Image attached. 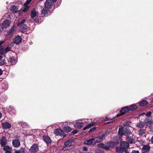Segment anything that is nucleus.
Instances as JSON below:
<instances>
[{"label": "nucleus", "instance_id": "bb28decb", "mask_svg": "<svg viewBox=\"0 0 153 153\" xmlns=\"http://www.w3.org/2000/svg\"><path fill=\"white\" fill-rule=\"evenodd\" d=\"M11 10L14 13H16L18 12V9L17 7L15 6H13L11 9Z\"/></svg>", "mask_w": 153, "mask_h": 153}, {"label": "nucleus", "instance_id": "8fccbe9b", "mask_svg": "<svg viewBox=\"0 0 153 153\" xmlns=\"http://www.w3.org/2000/svg\"><path fill=\"white\" fill-rule=\"evenodd\" d=\"M131 153H139L138 151H133Z\"/></svg>", "mask_w": 153, "mask_h": 153}, {"label": "nucleus", "instance_id": "6e6552de", "mask_svg": "<svg viewBox=\"0 0 153 153\" xmlns=\"http://www.w3.org/2000/svg\"><path fill=\"white\" fill-rule=\"evenodd\" d=\"M145 125L150 126L153 124V121L152 120L150 119H146L144 121Z\"/></svg>", "mask_w": 153, "mask_h": 153}, {"label": "nucleus", "instance_id": "7ed1b4c3", "mask_svg": "<svg viewBox=\"0 0 153 153\" xmlns=\"http://www.w3.org/2000/svg\"><path fill=\"white\" fill-rule=\"evenodd\" d=\"M53 5V1L51 0H47L45 3V7L47 8L51 7Z\"/></svg>", "mask_w": 153, "mask_h": 153}, {"label": "nucleus", "instance_id": "ddd939ff", "mask_svg": "<svg viewBox=\"0 0 153 153\" xmlns=\"http://www.w3.org/2000/svg\"><path fill=\"white\" fill-rule=\"evenodd\" d=\"M7 139L6 138L3 136L2 137L0 140V144L2 147L4 146L6 144Z\"/></svg>", "mask_w": 153, "mask_h": 153}, {"label": "nucleus", "instance_id": "49530a36", "mask_svg": "<svg viewBox=\"0 0 153 153\" xmlns=\"http://www.w3.org/2000/svg\"><path fill=\"white\" fill-rule=\"evenodd\" d=\"M5 42V41H0V48L2 47L1 45Z\"/></svg>", "mask_w": 153, "mask_h": 153}, {"label": "nucleus", "instance_id": "39448f33", "mask_svg": "<svg viewBox=\"0 0 153 153\" xmlns=\"http://www.w3.org/2000/svg\"><path fill=\"white\" fill-rule=\"evenodd\" d=\"M83 123L79 122V121L76 120L74 125L75 127H76L78 128H81L83 127Z\"/></svg>", "mask_w": 153, "mask_h": 153}, {"label": "nucleus", "instance_id": "3c124183", "mask_svg": "<svg viewBox=\"0 0 153 153\" xmlns=\"http://www.w3.org/2000/svg\"><path fill=\"white\" fill-rule=\"evenodd\" d=\"M144 114H145V113L144 112H143V113H142L140 114L139 115V116H141L144 115Z\"/></svg>", "mask_w": 153, "mask_h": 153}, {"label": "nucleus", "instance_id": "79ce46f5", "mask_svg": "<svg viewBox=\"0 0 153 153\" xmlns=\"http://www.w3.org/2000/svg\"><path fill=\"white\" fill-rule=\"evenodd\" d=\"M152 113V112L149 111L146 113L145 115L147 117H150L151 116Z\"/></svg>", "mask_w": 153, "mask_h": 153}, {"label": "nucleus", "instance_id": "a18cd8bd", "mask_svg": "<svg viewBox=\"0 0 153 153\" xmlns=\"http://www.w3.org/2000/svg\"><path fill=\"white\" fill-rule=\"evenodd\" d=\"M31 1V0H27L26 2L24 4H25V5H27L28 4L30 3Z\"/></svg>", "mask_w": 153, "mask_h": 153}, {"label": "nucleus", "instance_id": "72a5a7b5", "mask_svg": "<svg viewBox=\"0 0 153 153\" xmlns=\"http://www.w3.org/2000/svg\"><path fill=\"white\" fill-rule=\"evenodd\" d=\"M95 124V123H91L90 124H89L86 126L84 127L83 128V129L84 130H85L86 129L89 128L92 126H93Z\"/></svg>", "mask_w": 153, "mask_h": 153}, {"label": "nucleus", "instance_id": "a878e982", "mask_svg": "<svg viewBox=\"0 0 153 153\" xmlns=\"http://www.w3.org/2000/svg\"><path fill=\"white\" fill-rule=\"evenodd\" d=\"M148 103L146 100H143L140 102V105L142 107H143L148 104Z\"/></svg>", "mask_w": 153, "mask_h": 153}, {"label": "nucleus", "instance_id": "0eeeda50", "mask_svg": "<svg viewBox=\"0 0 153 153\" xmlns=\"http://www.w3.org/2000/svg\"><path fill=\"white\" fill-rule=\"evenodd\" d=\"M30 150L32 152H36L39 150V147L37 145L34 144L31 147Z\"/></svg>", "mask_w": 153, "mask_h": 153}, {"label": "nucleus", "instance_id": "37998d69", "mask_svg": "<svg viewBox=\"0 0 153 153\" xmlns=\"http://www.w3.org/2000/svg\"><path fill=\"white\" fill-rule=\"evenodd\" d=\"M96 129V127H94L93 128H91L89 130V132H92L94 131Z\"/></svg>", "mask_w": 153, "mask_h": 153}, {"label": "nucleus", "instance_id": "393cba45", "mask_svg": "<svg viewBox=\"0 0 153 153\" xmlns=\"http://www.w3.org/2000/svg\"><path fill=\"white\" fill-rule=\"evenodd\" d=\"M3 150L5 151V152H11L12 151L11 148L8 146H4L3 148Z\"/></svg>", "mask_w": 153, "mask_h": 153}, {"label": "nucleus", "instance_id": "4468645a", "mask_svg": "<svg viewBox=\"0 0 153 153\" xmlns=\"http://www.w3.org/2000/svg\"><path fill=\"white\" fill-rule=\"evenodd\" d=\"M63 133V131L60 128L57 129L55 131V134L57 136H61Z\"/></svg>", "mask_w": 153, "mask_h": 153}, {"label": "nucleus", "instance_id": "6ab92c4d", "mask_svg": "<svg viewBox=\"0 0 153 153\" xmlns=\"http://www.w3.org/2000/svg\"><path fill=\"white\" fill-rule=\"evenodd\" d=\"M43 139L44 140L47 144L50 143L51 140L50 138L47 136H44L43 137Z\"/></svg>", "mask_w": 153, "mask_h": 153}, {"label": "nucleus", "instance_id": "58836bf2", "mask_svg": "<svg viewBox=\"0 0 153 153\" xmlns=\"http://www.w3.org/2000/svg\"><path fill=\"white\" fill-rule=\"evenodd\" d=\"M4 48H1L0 49V55H3L5 54Z\"/></svg>", "mask_w": 153, "mask_h": 153}, {"label": "nucleus", "instance_id": "9d476101", "mask_svg": "<svg viewBox=\"0 0 153 153\" xmlns=\"http://www.w3.org/2000/svg\"><path fill=\"white\" fill-rule=\"evenodd\" d=\"M120 146L123 149H126L129 147V144L127 142L124 141L121 143Z\"/></svg>", "mask_w": 153, "mask_h": 153}, {"label": "nucleus", "instance_id": "a19ab883", "mask_svg": "<svg viewBox=\"0 0 153 153\" xmlns=\"http://www.w3.org/2000/svg\"><path fill=\"white\" fill-rule=\"evenodd\" d=\"M71 142V140H67V141H66L64 143V145L65 146H67L70 144Z\"/></svg>", "mask_w": 153, "mask_h": 153}, {"label": "nucleus", "instance_id": "b1692460", "mask_svg": "<svg viewBox=\"0 0 153 153\" xmlns=\"http://www.w3.org/2000/svg\"><path fill=\"white\" fill-rule=\"evenodd\" d=\"M15 26L13 27L8 32V34L12 35L15 33Z\"/></svg>", "mask_w": 153, "mask_h": 153}, {"label": "nucleus", "instance_id": "5701e85b", "mask_svg": "<svg viewBox=\"0 0 153 153\" xmlns=\"http://www.w3.org/2000/svg\"><path fill=\"white\" fill-rule=\"evenodd\" d=\"M150 149V147L149 145L144 146L142 148L143 150L145 152L148 151Z\"/></svg>", "mask_w": 153, "mask_h": 153}, {"label": "nucleus", "instance_id": "e433bc0d", "mask_svg": "<svg viewBox=\"0 0 153 153\" xmlns=\"http://www.w3.org/2000/svg\"><path fill=\"white\" fill-rule=\"evenodd\" d=\"M122 148L120 147H117L116 148V150L117 152L121 153L123 151V149Z\"/></svg>", "mask_w": 153, "mask_h": 153}, {"label": "nucleus", "instance_id": "7c9ffc66", "mask_svg": "<svg viewBox=\"0 0 153 153\" xmlns=\"http://www.w3.org/2000/svg\"><path fill=\"white\" fill-rule=\"evenodd\" d=\"M29 8V7L27 6V5H25V4H24V6L22 9V11L25 12L27 11Z\"/></svg>", "mask_w": 153, "mask_h": 153}, {"label": "nucleus", "instance_id": "f8f14e48", "mask_svg": "<svg viewBox=\"0 0 153 153\" xmlns=\"http://www.w3.org/2000/svg\"><path fill=\"white\" fill-rule=\"evenodd\" d=\"M98 147L104 149L105 150H109V146L102 143H100L97 145Z\"/></svg>", "mask_w": 153, "mask_h": 153}, {"label": "nucleus", "instance_id": "864d4df0", "mask_svg": "<svg viewBox=\"0 0 153 153\" xmlns=\"http://www.w3.org/2000/svg\"><path fill=\"white\" fill-rule=\"evenodd\" d=\"M150 141L151 142H152V143H153V136L152 137Z\"/></svg>", "mask_w": 153, "mask_h": 153}, {"label": "nucleus", "instance_id": "bf43d9fd", "mask_svg": "<svg viewBox=\"0 0 153 153\" xmlns=\"http://www.w3.org/2000/svg\"><path fill=\"white\" fill-rule=\"evenodd\" d=\"M5 153H11V152H5Z\"/></svg>", "mask_w": 153, "mask_h": 153}, {"label": "nucleus", "instance_id": "f257e3e1", "mask_svg": "<svg viewBox=\"0 0 153 153\" xmlns=\"http://www.w3.org/2000/svg\"><path fill=\"white\" fill-rule=\"evenodd\" d=\"M108 134V132H106L103 134L102 136H99L95 138L96 143H100L102 142L105 139V136Z\"/></svg>", "mask_w": 153, "mask_h": 153}, {"label": "nucleus", "instance_id": "2eb2a0df", "mask_svg": "<svg viewBox=\"0 0 153 153\" xmlns=\"http://www.w3.org/2000/svg\"><path fill=\"white\" fill-rule=\"evenodd\" d=\"M126 140L130 143H133L134 142V138L133 137H126Z\"/></svg>", "mask_w": 153, "mask_h": 153}, {"label": "nucleus", "instance_id": "20e7f679", "mask_svg": "<svg viewBox=\"0 0 153 153\" xmlns=\"http://www.w3.org/2000/svg\"><path fill=\"white\" fill-rule=\"evenodd\" d=\"M10 24V21L7 20L4 21L1 25V27L2 29H6L7 27L9 26Z\"/></svg>", "mask_w": 153, "mask_h": 153}, {"label": "nucleus", "instance_id": "6e6d98bb", "mask_svg": "<svg viewBox=\"0 0 153 153\" xmlns=\"http://www.w3.org/2000/svg\"><path fill=\"white\" fill-rule=\"evenodd\" d=\"M2 56H0V61L2 59Z\"/></svg>", "mask_w": 153, "mask_h": 153}, {"label": "nucleus", "instance_id": "603ef678", "mask_svg": "<svg viewBox=\"0 0 153 153\" xmlns=\"http://www.w3.org/2000/svg\"><path fill=\"white\" fill-rule=\"evenodd\" d=\"M9 113L10 114H14L15 113V112H13V113H12V112H11V111H9Z\"/></svg>", "mask_w": 153, "mask_h": 153}, {"label": "nucleus", "instance_id": "4d7b16f0", "mask_svg": "<svg viewBox=\"0 0 153 153\" xmlns=\"http://www.w3.org/2000/svg\"><path fill=\"white\" fill-rule=\"evenodd\" d=\"M2 116V114L1 113V112H0V119H1V117Z\"/></svg>", "mask_w": 153, "mask_h": 153}, {"label": "nucleus", "instance_id": "aec40b11", "mask_svg": "<svg viewBox=\"0 0 153 153\" xmlns=\"http://www.w3.org/2000/svg\"><path fill=\"white\" fill-rule=\"evenodd\" d=\"M9 62L12 65L15 64L16 63V61L15 60L14 58L13 57H10L8 59Z\"/></svg>", "mask_w": 153, "mask_h": 153}, {"label": "nucleus", "instance_id": "f3484780", "mask_svg": "<svg viewBox=\"0 0 153 153\" xmlns=\"http://www.w3.org/2000/svg\"><path fill=\"white\" fill-rule=\"evenodd\" d=\"M2 126L5 128H9L11 127V124L8 122H5L2 123Z\"/></svg>", "mask_w": 153, "mask_h": 153}, {"label": "nucleus", "instance_id": "f03ea898", "mask_svg": "<svg viewBox=\"0 0 153 153\" xmlns=\"http://www.w3.org/2000/svg\"><path fill=\"white\" fill-rule=\"evenodd\" d=\"M129 110V108L128 106H126L122 108L120 111V113L117 115V117L120 116L126 113Z\"/></svg>", "mask_w": 153, "mask_h": 153}, {"label": "nucleus", "instance_id": "423d86ee", "mask_svg": "<svg viewBox=\"0 0 153 153\" xmlns=\"http://www.w3.org/2000/svg\"><path fill=\"white\" fill-rule=\"evenodd\" d=\"M22 41V37L19 36L15 37L13 39V42L14 43L16 44H20L21 42Z\"/></svg>", "mask_w": 153, "mask_h": 153}, {"label": "nucleus", "instance_id": "ea45409f", "mask_svg": "<svg viewBox=\"0 0 153 153\" xmlns=\"http://www.w3.org/2000/svg\"><path fill=\"white\" fill-rule=\"evenodd\" d=\"M10 50V48L9 47H7L6 48L4 49V51L5 53H7Z\"/></svg>", "mask_w": 153, "mask_h": 153}, {"label": "nucleus", "instance_id": "4be33fe9", "mask_svg": "<svg viewBox=\"0 0 153 153\" xmlns=\"http://www.w3.org/2000/svg\"><path fill=\"white\" fill-rule=\"evenodd\" d=\"M145 125L144 123L140 121L139 122L137 123L136 125V126L140 128H143L144 127Z\"/></svg>", "mask_w": 153, "mask_h": 153}, {"label": "nucleus", "instance_id": "f704fd0d", "mask_svg": "<svg viewBox=\"0 0 153 153\" xmlns=\"http://www.w3.org/2000/svg\"><path fill=\"white\" fill-rule=\"evenodd\" d=\"M137 108V106L135 104H133L130 106L129 110L132 111L136 109Z\"/></svg>", "mask_w": 153, "mask_h": 153}, {"label": "nucleus", "instance_id": "13d9d810", "mask_svg": "<svg viewBox=\"0 0 153 153\" xmlns=\"http://www.w3.org/2000/svg\"><path fill=\"white\" fill-rule=\"evenodd\" d=\"M53 2H55L57 0H51Z\"/></svg>", "mask_w": 153, "mask_h": 153}, {"label": "nucleus", "instance_id": "4c0bfd02", "mask_svg": "<svg viewBox=\"0 0 153 153\" xmlns=\"http://www.w3.org/2000/svg\"><path fill=\"white\" fill-rule=\"evenodd\" d=\"M26 21V19H23L21 21L19 22L18 24V25H21L25 23Z\"/></svg>", "mask_w": 153, "mask_h": 153}, {"label": "nucleus", "instance_id": "1a4fd4ad", "mask_svg": "<svg viewBox=\"0 0 153 153\" xmlns=\"http://www.w3.org/2000/svg\"><path fill=\"white\" fill-rule=\"evenodd\" d=\"M12 144L14 147L15 148H18L20 146V143L18 140H14L12 141Z\"/></svg>", "mask_w": 153, "mask_h": 153}, {"label": "nucleus", "instance_id": "c9c22d12", "mask_svg": "<svg viewBox=\"0 0 153 153\" xmlns=\"http://www.w3.org/2000/svg\"><path fill=\"white\" fill-rule=\"evenodd\" d=\"M145 134L144 131L143 130H140L139 131V134L140 136H142Z\"/></svg>", "mask_w": 153, "mask_h": 153}, {"label": "nucleus", "instance_id": "c03bdc74", "mask_svg": "<svg viewBox=\"0 0 153 153\" xmlns=\"http://www.w3.org/2000/svg\"><path fill=\"white\" fill-rule=\"evenodd\" d=\"M5 62V61L4 60H2L1 61H0V65H3L4 64Z\"/></svg>", "mask_w": 153, "mask_h": 153}, {"label": "nucleus", "instance_id": "412c9836", "mask_svg": "<svg viewBox=\"0 0 153 153\" xmlns=\"http://www.w3.org/2000/svg\"><path fill=\"white\" fill-rule=\"evenodd\" d=\"M27 26L25 25H22L19 28L20 31L23 33L25 32L26 31Z\"/></svg>", "mask_w": 153, "mask_h": 153}, {"label": "nucleus", "instance_id": "de8ad7c7", "mask_svg": "<svg viewBox=\"0 0 153 153\" xmlns=\"http://www.w3.org/2000/svg\"><path fill=\"white\" fill-rule=\"evenodd\" d=\"M77 132V130H73L72 133L73 134H76Z\"/></svg>", "mask_w": 153, "mask_h": 153}, {"label": "nucleus", "instance_id": "9b49d317", "mask_svg": "<svg viewBox=\"0 0 153 153\" xmlns=\"http://www.w3.org/2000/svg\"><path fill=\"white\" fill-rule=\"evenodd\" d=\"M94 140H95V138L91 139L89 140H85L84 141V143L87 145H94L96 142L94 143L93 144V141Z\"/></svg>", "mask_w": 153, "mask_h": 153}, {"label": "nucleus", "instance_id": "cd10ccee", "mask_svg": "<svg viewBox=\"0 0 153 153\" xmlns=\"http://www.w3.org/2000/svg\"><path fill=\"white\" fill-rule=\"evenodd\" d=\"M46 8H44L42 10V15H45L46 14H47L49 10Z\"/></svg>", "mask_w": 153, "mask_h": 153}, {"label": "nucleus", "instance_id": "c756f323", "mask_svg": "<svg viewBox=\"0 0 153 153\" xmlns=\"http://www.w3.org/2000/svg\"><path fill=\"white\" fill-rule=\"evenodd\" d=\"M63 130L66 132H68L71 131L72 129L70 127L67 126L64 127L63 128Z\"/></svg>", "mask_w": 153, "mask_h": 153}, {"label": "nucleus", "instance_id": "dca6fc26", "mask_svg": "<svg viewBox=\"0 0 153 153\" xmlns=\"http://www.w3.org/2000/svg\"><path fill=\"white\" fill-rule=\"evenodd\" d=\"M124 129H123V127L122 126H119L118 131L119 134L123 136L124 135Z\"/></svg>", "mask_w": 153, "mask_h": 153}, {"label": "nucleus", "instance_id": "680f3d73", "mask_svg": "<svg viewBox=\"0 0 153 153\" xmlns=\"http://www.w3.org/2000/svg\"><path fill=\"white\" fill-rule=\"evenodd\" d=\"M110 122H107V123H110Z\"/></svg>", "mask_w": 153, "mask_h": 153}, {"label": "nucleus", "instance_id": "09e8293b", "mask_svg": "<svg viewBox=\"0 0 153 153\" xmlns=\"http://www.w3.org/2000/svg\"><path fill=\"white\" fill-rule=\"evenodd\" d=\"M83 150L84 151H88V149L86 147L84 146L83 147Z\"/></svg>", "mask_w": 153, "mask_h": 153}, {"label": "nucleus", "instance_id": "2f4dec72", "mask_svg": "<svg viewBox=\"0 0 153 153\" xmlns=\"http://www.w3.org/2000/svg\"><path fill=\"white\" fill-rule=\"evenodd\" d=\"M15 153H26V150L23 148H21L19 151H16Z\"/></svg>", "mask_w": 153, "mask_h": 153}, {"label": "nucleus", "instance_id": "473e14b6", "mask_svg": "<svg viewBox=\"0 0 153 153\" xmlns=\"http://www.w3.org/2000/svg\"><path fill=\"white\" fill-rule=\"evenodd\" d=\"M107 144L108 145V146H109V149L110 147H113L115 146V143L113 141H111L107 143Z\"/></svg>", "mask_w": 153, "mask_h": 153}, {"label": "nucleus", "instance_id": "5fc2aeb1", "mask_svg": "<svg viewBox=\"0 0 153 153\" xmlns=\"http://www.w3.org/2000/svg\"><path fill=\"white\" fill-rule=\"evenodd\" d=\"M2 70L0 69V76L2 74Z\"/></svg>", "mask_w": 153, "mask_h": 153}, {"label": "nucleus", "instance_id": "c85d7f7f", "mask_svg": "<svg viewBox=\"0 0 153 153\" xmlns=\"http://www.w3.org/2000/svg\"><path fill=\"white\" fill-rule=\"evenodd\" d=\"M124 135L126 136L129 135L131 134L130 131L128 129H124Z\"/></svg>", "mask_w": 153, "mask_h": 153}, {"label": "nucleus", "instance_id": "052dcab7", "mask_svg": "<svg viewBox=\"0 0 153 153\" xmlns=\"http://www.w3.org/2000/svg\"><path fill=\"white\" fill-rule=\"evenodd\" d=\"M1 33V30L0 29V33Z\"/></svg>", "mask_w": 153, "mask_h": 153}, {"label": "nucleus", "instance_id": "a211bd4d", "mask_svg": "<svg viewBox=\"0 0 153 153\" xmlns=\"http://www.w3.org/2000/svg\"><path fill=\"white\" fill-rule=\"evenodd\" d=\"M38 13L37 11H36L34 9H33L32 10L31 13V18H33L35 17Z\"/></svg>", "mask_w": 153, "mask_h": 153}]
</instances>
